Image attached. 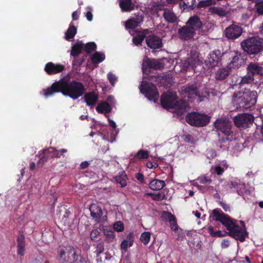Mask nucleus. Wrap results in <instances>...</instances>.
Segmentation results:
<instances>
[{
    "mask_svg": "<svg viewBox=\"0 0 263 263\" xmlns=\"http://www.w3.org/2000/svg\"><path fill=\"white\" fill-rule=\"evenodd\" d=\"M64 68L65 66L63 65L49 62L46 64L44 70L47 74L51 75L61 72Z\"/></svg>",
    "mask_w": 263,
    "mask_h": 263,
    "instance_id": "20",
    "label": "nucleus"
},
{
    "mask_svg": "<svg viewBox=\"0 0 263 263\" xmlns=\"http://www.w3.org/2000/svg\"><path fill=\"white\" fill-rule=\"evenodd\" d=\"M146 166L149 168H155L158 166V164L156 162H148Z\"/></svg>",
    "mask_w": 263,
    "mask_h": 263,
    "instance_id": "60",
    "label": "nucleus"
},
{
    "mask_svg": "<svg viewBox=\"0 0 263 263\" xmlns=\"http://www.w3.org/2000/svg\"><path fill=\"white\" fill-rule=\"evenodd\" d=\"M229 245H230V241L229 240H227V239H224L221 243V248L223 249L227 248L229 246Z\"/></svg>",
    "mask_w": 263,
    "mask_h": 263,
    "instance_id": "62",
    "label": "nucleus"
},
{
    "mask_svg": "<svg viewBox=\"0 0 263 263\" xmlns=\"http://www.w3.org/2000/svg\"><path fill=\"white\" fill-rule=\"evenodd\" d=\"M200 61L197 59L188 58L187 60L184 61L183 63V67L184 69H187L190 67L194 68L196 65H199Z\"/></svg>",
    "mask_w": 263,
    "mask_h": 263,
    "instance_id": "34",
    "label": "nucleus"
},
{
    "mask_svg": "<svg viewBox=\"0 0 263 263\" xmlns=\"http://www.w3.org/2000/svg\"><path fill=\"white\" fill-rule=\"evenodd\" d=\"M231 71L227 66L220 68L217 70L215 73V79L218 81L225 80L230 75Z\"/></svg>",
    "mask_w": 263,
    "mask_h": 263,
    "instance_id": "22",
    "label": "nucleus"
},
{
    "mask_svg": "<svg viewBox=\"0 0 263 263\" xmlns=\"http://www.w3.org/2000/svg\"><path fill=\"white\" fill-rule=\"evenodd\" d=\"M83 47L84 44L82 42L77 43L72 47L71 55L73 57L78 55L81 52Z\"/></svg>",
    "mask_w": 263,
    "mask_h": 263,
    "instance_id": "38",
    "label": "nucleus"
},
{
    "mask_svg": "<svg viewBox=\"0 0 263 263\" xmlns=\"http://www.w3.org/2000/svg\"><path fill=\"white\" fill-rule=\"evenodd\" d=\"M198 180L202 184L212 182V179L206 176L201 177L198 179Z\"/></svg>",
    "mask_w": 263,
    "mask_h": 263,
    "instance_id": "56",
    "label": "nucleus"
},
{
    "mask_svg": "<svg viewBox=\"0 0 263 263\" xmlns=\"http://www.w3.org/2000/svg\"><path fill=\"white\" fill-rule=\"evenodd\" d=\"M59 258L63 262L74 263L78 259L74 249L71 246H67L59 251Z\"/></svg>",
    "mask_w": 263,
    "mask_h": 263,
    "instance_id": "9",
    "label": "nucleus"
},
{
    "mask_svg": "<svg viewBox=\"0 0 263 263\" xmlns=\"http://www.w3.org/2000/svg\"><path fill=\"white\" fill-rule=\"evenodd\" d=\"M89 163L87 161L82 162L80 164V168L81 169H85L88 167Z\"/></svg>",
    "mask_w": 263,
    "mask_h": 263,
    "instance_id": "64",
    "label": "nucleus"
},
{
    "mask_svg": "<svg viewBox=\"0 0 263 263\" xmlns=\"http://www.w3.org/2000/svg\"><path fill=\"white\" fill-rule=\"evenodd\" d=\"M140 91L149 100L156 102L159 98L156 87L152 83L142 81L140 87Z\"/></svg>",
    "mask_w": 263,
    "mask_h": 263,
    "instance_id": "8",
    "label": "nucleus"
},
{
    "mask_svg": "<svg viewBox=\"0 0 263 263\" xmlns=\"http://www.w3.org/2000/svg\"><path fill=\"white\" fill-rule=\"evenodd\" d=\"M234 79H236V81L235 82L233 81V84L234 85H238L240 86L246 84H250L254 80V78L253 77V76L248 71L247 73L243 77H238L237 75L232 76V80H233Z\"/></svg>",
    "mask_w": 263,
    "mask_h": 263,
    "instance_id": "16",
    "label": "nucleus"
},
{
    "mask_svg": "<svg viewBox=\"0 0 263 263\" xmlns=\"http://www.w3.org/2000/svg\"><path fill=\"white\" fill-rule=\"evenodd\" d=\"M148 195L152 197V199L154 200L161 201L165 199V196L164 193H148Z\"/></svg>",
    "mask_w": 263,
    "mask_h": 263,
    "instance_id": "43",
    "label": "nucleus"
},
{
    "mask_svg": "<svg viewBox=\"0 0 263 263\" xmlns=\"http://www.w3.org/2000/svg\"><path fill=\"white\" fill-rule=\"evenodd\" d=\"M146 43L147 46L151 49H159L162 47L161 39L154 34L149 35L146 37Z\"/></svg>",
    "mask_w": 263,
    "mask_h": 263,
    "instance_id": "18",
    "label": "nucleus"
},
{
    "mask_svg": "<svg viewBox=\"0 0 263 263\" xmlns=\"http://www.w3.org/2000/svg\"><path fill=\"white\" fill-rule=\"evenodd\" d=\"M104 251V245L103 242H101L96 245L95 253L96 254L97 257H98L99 255L102 253Z\"/></svg>",
    "mask_w": 263,
    "mask_h": 263,
    "instance_id": "47",
    "label": "nucleus"
},
{
    "mask_svg": "<svg viewBox=\"0 0 263 263\" xmlns=\"http://www.w3.org/2000/svg\"><path fill=\"white\" fill-rule=\"evenodd\" d=\"M247 70L253 78L256 76L263 77V64L251 62L248 65Z\"/></svg>",
    "mask_w": 263,
    "mask_h": 263,
    "instance_id": "15",
    "label": "nucleus"
},
{
    "mask_svg": "<svg viewBox=\"0 0 263 263\" xmlns=\"http://www.w3.org/2000/svg\"><path fill=\"white\" fill-rule=\"evenodd\" d=\"M170 226L171 229L176 232L178 229V226L177 223V219L175 217L174 218H173L170 222Z\"/></svg>",
    "mask_w": 263,
    "mask_h": 263,
    "instance_id": "51",
    "label": "nucleus"
},
{
    "mask_svg": "<svg viewBox=\"0 0 263 263\" xmlns=\"http://www.w3.org/2000/svg\"><path fill=\"white\" fill-rule=\"evenodd\" d=\"M98 98V95L93 92L87 93L84 96L85 102L88 106L95 105L97 103Z\"/></svg>",
    "mask_w": 263,
    "mask_h": 263,
    "instance_id": "29",
    "label": "nucleus"
},
{
    "mask_svg": "<svg viewBox=\"0 0 263 263\" xmlns=\"http://www.w3.org/2000/svg\"><path fill=\"white\" fill-rule=\"evenodd\" d=\"M214 221H219L224 225L229 231V235L241 242L245 240L247 235L244 228H241L236 224V220L231 218L218 209H214L211 216Z\"/></svg>",
    "mask_w": 263,
    "mask_h": 263,
    "instance_id": "2",
    "label": "nucleus"
},
{
    "mask_svg": "<svg viewBox=\"0 0 263 263\" xmlns=\"http://www.w3.org/2000/svg\"><path fill=\"white\" fill-rule=\"evenodd\" d=\"M39 155L41 157L39 161L37 164L42 166L43 164L46 162L49 158H59L60 155L59 152L53 147H49L46 149H43L39 152Z\"/></svg>",
    "mask_w": 263,
    "mask_h": 263,
    "instance_id": "12",
    "label": "nucleus"
},
{
    "mask_svg": "<svg viewBox=\"0 0 263 263\" xmlns=\"http://www.w3.org/2000/svg\"><path fill=\"white\" fill-rule=\"evenodd\" d=\"M84 47L86 52L89 54L96 50L97 46L94 42H89L84 45Z\"/></svg>",
    "mask_w": 263,
    "mask_h": 263,
    "instance_id": "40",
    "label": "nucleus"
},
{
    "mask_svg": "<svg viewBox=\"0 0 263 263\" xmlns=\"http://www.w3.org/2000/svg\"><path fill=\"white\" fill-rule=\"evenodd\" d=\"M241 59L240 56L236 54L234 55L231 62L227 65L231 71L232 69H236L240 67L241 64Z\"/></svg>",
    "mask_w": 263,
    "mask_h": 263,
    "instance_id": "30",
    "label": "nucleus"
},
{
    "mask_svg": "<svg viewBox=\"0 0 263 263\" xmlns=\"http://www.w3.org/2000/svg\"><path fill=\"white\" fill-rule=\"evenodd\" d=\"M86 89L84 85L76 81H69L62 80L42 90L43 95L46 98L53 95L55 93L61 92L65 96L76 100L83 96Z\"/></svg>",
    "mask_w": 263,
    "mask_h": 263,
    "instance_id": "1",
    "label": "nucleus"
},
{
    "mask_svg": "<svg viewBox=\"0 0 263 263\" xmlns=\"http://www.w3.org/2000/svg\"><path fill=\"white\" fill-rule=\"evenodd\" d=\"M257 92L245 89L243 91L234 93L232 101L238 108H248L255 104L256 102Z\"/></svg>",
    "mask_w": 263,
    "mask_h": 263,
    "instance_id": "3",
    "label": "nucleus"
},
{
    "mask_svg": "<svg viewBox=\"0 0 263 263\" xmlns=\"http://www.w3.org/2000/svg\"><path fill=\"white\" fill-rule=\"evenodd\" d=\"M133 245V241L130 240H124L121 245V248L125 251L127 250L128 247H130Z\"/></svg>",
    "mask_w": 263,
    "mask_h": 263,
    "instance_id": "52",
    "label": "nucleus"
},
{
    "mask_svg": "<svg viewBox=\"0 0 263 263\" xmlns=\"http://www.w3.org/2000/svg\"><path fill=\"white\" fill-rule=\"evenodd\" d=\"M148 157V152L147 151H143V149H140L138 151L136 155L135 156V158L137 159H146Z\"/></svg>",
    "mask_w": 263,
    "mask_h": 263,
    "instance_id": "42",
    "label": "nucleus"
},
{
    "mask_svg": "<svg viewBox=\"0 0 263 263\" xmlns=\"http://www.w3.org/2000/svg\"><path fill=\"white\" fill-rule=\"evenodd\" d=\"M229 186L231 188L236 189L237 193L240 195H243L245 194H247L249 192L246 188L245 184L239 180L231 181Z\"/></svg>",
    "mask_w": 263,
    "mask_h": 263,
    "instance_id": "23",
    "label": "nucleus"
},
{
    "mask_svg": "<svg viewBox=\"0 0 263 263\" xmlns=\"http://www.w3.org/2000/svg\"><path fill=\"white\" fill-rule=\"evenodd\" d=\"M136 177L138 181H139L142 183H144V176L142 174L138 173L136 175Z\"/></svg>",
    "mask_w": 263,
    "mask_h": 263,
    "instance_id": "59",
    "label": "nucleus"
},
{
    "mask_svg": "<svg viewBox=\"0 0 263 263\" xmlns=\"http://www.w3.org/2000/svg\"><path fill=\"white\" fill-rule=\"evenodd\" d=\"M253 116L250 114L242 113L234 118V123L238 128H246L252 124L254 121Z\"/></svg>",
    "mask_w": 263,
    "mask_h": 263,
    "instance_id": "10",
    "label": "nucleus"
},
{
    "mask_svg": "<svg viewBox=\"0 0 263 263\" xmlns=\"http://www.w3.org/2000/svg\"><path fill=\"white\" fill-rule=\"evenodd\" d=\"M143 17L141 15H137L133 17L125 22V27L129 29H134L138 27L142 22Z\"/></svg>",
    "mask_w": 263,
    "mask_h": 263,
    "instance_id": "25",
    "label": "nucleus"
},
{
    "mask_svg": "<svg viewBox=\"0 0 263 263\" xmlns=\"http://www.w3.org/2000/svg\"><path fill=\"white\" fill-rule=\"evenodd\" d=\"M215 4V0H204L200 1L198 6L199 8H202L207 6H210L212 5H214Z\"/></svg>",
    "mask_w": 263,
    "mask_h": 263,
    "instance_id": "48",
    "label": "nucleus"
},
{
    "mask_svg": "<svg viewBox=\"0 0 263 263\" xmlns=\"http://www.w3.org/2000/svg\"><path fill=\"white\" fill-rule=\"evenodd\" d=\"M222 53L219 50H215L209 54L205 62L213 67L218 65L221 59Z\"/></svg>",
    "mask_w": 263,
    "mask_h": 263,
    "instance_id": "17",
    "label": "nucleus"
},
{
    "mask_svg": "<svg viewBox=\"0 0 263 263\" xmlns=\"http://www.w3.org/2000/svg\"><path fill=\"white\" fill-rule=\"evenodd\" d=\"M105 55L103 53L96 51L91 57V61L93 64H98L105 59Z\"/></svg>",
    "mask_w": 263,
    "mask_h": 263,
    "instance_id": "37",
    "label": "nucleus"
},
{
    "mask_svg": "<svg viewBox=\"0 0 263 263\" xmlns=\"http://www.w3.org/2000/svg\"><path fill=\"white\" fill-rule=\"evenodd\" d=\"M185 25L196 32L197 30L202 27V23L200 18L197 16H193L189 18Z\"/></svg>",
    "mask_w": 263,
    "mask_h": 263,
    "instance_id": "21",
    "label": "nucleus"
},
{
    "mask_svg": "<svg viewBox=\"0 0 263 263\" xmlns=\"http://www.w3.org/2000/svg\"><path fill=\"white\" fill-rule=\"evenodd\" d=\"M144 39L145 36L144 34H140L139 33L133 38V42L137 46L140 45L141 44Z\"/></svg>",
    "mask_w": 263,
    "mask_h": 263,
    "instance_id": "44",
    "label": "nucleus"
},
{
    "mask_svg": "<svg viewBox=\"0 0 263 263\" xmlns=\"http://www.w3.org/2000/svg\"><path fill=\"white\" fill-rule=\"evenodd\" d=\"M91 216L97 222H100L103 215L101 208L96 204H92L89 208Z\"/></svg>",
    "mask_w": 263,
    "mask_h": 263,
    "instance_id": "24",
    "label": "nucleus"
},
{
    "mask_svg": "<svg viewBox=\"0 0 263 263\" xmlns=\"http://www.w3.org/2000/svg\"><path fill=\"white\" fill-rule=\"evenodd\" d=\"M185 120L191 125L201 127L207 125L210 120V118L204 114H199L197 112H192L187 114Z\"/></svg>",
    "mask_w": 263,
    "mask_h": 263,
    "instance_id": "7",
    "label": "nucleus"
},
{
    "mask_svg": "<svg viewBox=\"0 0 263 263\" xmlns=\"http://www.w3.org/2000/svg\"><path fill=\"white\" fill-rule=\"evenodd\" d=\"M209 12L213 14H216L220 16H224L227 13L226 10L221 7H211L209 9Z\"/></svg>",
    "mask_w": 263,
    "mask_h": 263,
    "instance_id": "36",
    "label": "nucleus"
},
{
    "mask_svg": "<svg viewBox=\"0 0 263 263\" xmlns=\"http://www.w3.org/2000/svg\"><path fill=\"white\" fill-rule=\"evenodd\" d=\"M77 32V27L74 26L72 23H71L69 25L68 29L65 32V39L68 41H69L70 40L73 39L74 35L76 34Z\"/></svg>",
    "mask_w": 263,
    "mask_h": 263,
    "instance_id": "35",
    "label": "nucleus"
},
{
    "mask_svg": "<svg viewBox=\"0 0 263 263\" xmlns=\"http://www.w3.org/2000/svg\"><path fill=\"white\" fill-rule=\"evenodd\" d=\"M165 20L170 23H173L177 21V17L175 14L170 10L165 9L163 14Z\"/></svg>",
    "mask_w": 263,
    "mask_h": 263,
    "instance_id": "32",
    "label": "nucleus"
},
{
    "mask_svg": "<svg viewBox=\"0 0 263 263\" xmlns=\"http://www.w3.org/2000/svg\"><path fill=\"white\" fill-rule=\"evenodd\" d=\"M151 233L148 232H143L140 236V240L144 244L147 245L150 240Z\"/></svg>",
    "mask_w": 263,
    "mask_h": 263,
    "instance_id": "45",
    "label": "nucleus"
},
{
    "mask_svg": "<svg viewBox=\"0 0 263 263\" xmlns=\"http://www.w3.org/2000/svg\"><path fill=\"white\" fill-rule=\"evenodd\" d=\"M195 0H182V3L186 8L193 9L195 6Z\"/></svg>",
    "mask_w": 263,
    "mask_h": 263,
    "instance_id": "50",
    "label": "nucleus"
},
{
    "mask_svg": "<svg viewBox=\"0 0 263 263\" xmlns=\"http://www.w3.org/2000/svg\"><path fill=\"white\" fill-rule=\"evenodd\" d=\"M208 230L210 234L213 237H222L224 236V234L221 231L218 230L217 231H214V228L212 226L208 228Z\"/></svg>",
    "mask_w": 263,
    "mask_h": 263,
    "instance_id": "41",
    "label": "nucleus"
},
{
    "mask_svg": "<svg viewBox=\"0 0 263 263\" xmlns=\"http://www.w3.org/2000/svg\"><path fill=\"white\" fill-rule=\"evenodd\" d=\"M214 126L216 131L221 132L226 136L232 138L235 136L232 123L226 118L217 119L214 123Z\"/></svg>",
    "mask_w": 263,
    "mask_h": 263,
    "instance_id": "6",
    "label": "nucleus"
},
{
    "mask_svg": "<svg viewBox=\"0 0 263 263\" xmlns=\"http://www.w3.org/2000/svg\"><path fill=\"white\" fill-rule=\"evenodd\" d=\"M181 92L191 102H193L197 98H199L198 102L201 101L200 92L196 84H189L182 87Z\"/></svg>",
    "mask_w": 263,
    "mask_h": 263,
    "instance_id": "11",
    "label": "nucleus"
},
{
    "mask_svg": "<svg viewBox=\"0 0 263 263\" xmlns=\"http://www.w3.org/2000/svg\"><path fill=\"white\" fill-rule=\"evenodd\" d=\"M111 107L107 102L99 103L96 107V110L100 113L107 114L111 111Z\"/></svg>",
    "mask_w": 263,
    "mask_h": 263,
    "instance_id": "33",
    "label": "nucleus"
},
{
    "mask_svg": "<svg viewBox=\"0 0 263 263\" xmlns=\"http://www.w3.org/2000/svg\"><path fill=\"white\" fill-rule=\"evenodd\" d=\"M85 16L87 19L88 21H91L92 20L93 15L91 11H87L85 14Z\"/></svg>",
    "mask_w": 263,
    "mask_h": 263,
    "instance_id": "63",
    "label": "nucleus"
},
{
    "mask_svg": "<svg viewBox=\"0 0 263 263\" xmlns=\"http://www.w3.org/2000/svg\"><path fill=\"white\" fill-rule=\"evenodd\" d=\"M165 185L164 181L159 179H154L149 183V188L154 191H159L162 189Z\"/></svg>",
    "mask_w": 263,
    "mask_h": 263,
    "instance_id": "31",
    "label": "nucleus"
},
{
    "mask_svg": "<svg viewBox=\"0 0 263 263\" xmlns=\"http://www.w3.org/2000/svg\"><path fill=\"white\" fill-rule=\"evenodd\" d=\"M108 79L112 86H114L117 81V77L111 72H109L107 74Z\"/></svg>",
    "mask_w": 263,
    "mask_h": 263,
    "instance_id": "55",
    "label": "nucleus"
},
{
    "mask_svg": "<svg viewBox=\"0 0 263 263\" xmlns=\"http://www.w3.org/2000/svg\"><path fill=\"white\" fill-rule=\"evenodd\" d=\"M114 229L118 232H122L124 230V225L121 221H117L114 224Z\"/></svg>",
    "mask_w": 263,
    "mask_h": 263,
    "instance_id": "53",
    "label": "nucleus"
},
{
    "mask_svg": "<svg viewBox=\"0 0 263 263\" xmlns=\"http://www.w3.org/2000/svg\"><path fill=\"white\" fill-rule=\"evenodd\" d=\"M242 49L249 54H257L263 51V39L253 36L241 43Z\"/></svg>",
    "mask_w": 263,
    "mask_h": 263,
    "instance_id": "5",
    "label": "nucleus"
},
{
    "mask_svg": "<svg viewBox=\"0 0 263 263\" xmlns=\"http://www.w3.org/2000/svg\"><path fill=\"white\" fill-rule=\"evenodd\" d=\"M117 182L120 184L121 187H125L126 185V176H117L115 177Z\"/></svg>",
    "mask_w": 263,
    "mask_h": 263,
    "instance_id": "46",
    "label": "nucleus"
},
{
    "mask_svg": "<svg viewBox=\"0 0 263 263\" xmlns=\"http://www.w3.org/2000/svg\"><path fill=\"white\" fill-rule=\"evenodd\" d=\"M182 138L186 142H193V138L191 135H183Z\"/></svg>",
    "mask_w": 263,
    "mask_h": 263,
    "instance_id": "61",
    "label": "nucleus"
},
{
    "mask_svg": "<svg viewBox=\"0 0 263 263\" xmlns=\"http://www.w3.org/2000/svg\"><path fill=\"white\" fill-rule=\"evenodd\" d=\"M119 3L122 11L130 12L134 9L135 4L133 0H119Z\"/></svg>",
    "mask_w": 263,
    "mask_h": 263,
    "instance_id": "27",
    "label": "nucleus"
},
{
    "mask_svg": "<svg viewBox=\"0 0 263 263\" xmlns=\"http://www.w3.org/2000/svg\"><path fill=\"white\" fill-rule=\"evenodd\" d=\"M214 173H216L218 175H221L223 174L224 168L220 165H216L215 167H212Z\"/></svg>",
    "mask_w": 263,
    "mask_h": 263,
    "instance_id": "54",
    "label": "nucleus"
},
{
    "mask_svg": "<svg viewBox=\"0 0 263 263\" xmlns=\"http://www.w3.org/2000/svg\"><path fill=\"white\" fill-rule=\"evenodd\" d=\"M163 67L162 64L159 61L151 59H146L143 62L142 69L143 71H146L148 69H160Z\"/></svg>",
    "mask_w": 263,
    "mask_h": 263,
    "instance_id": "19",
    "label": "nucleus"
},
{
    "mask_svg": "<svg viewBox=\"0 0 263 263\" xmlns=\"http://www.w3.org/2000/svg\"><path fill=\"white\" fill-rule=\"evenodd\" d=\"M175 216L168 212H163L161 215V218L163 221L170 222Z\"/></svg>",
    "mask_w": 263,
    "mask_h": 263,
    "instance_id": "49",
    "label": "nucleus"
},
{
    "mask_svg": "<svg viewBox=\"0 0 263 263\" xmlns=\"http://www.w3.org/2000/svg\"><path fill=\"white\" fill-rule=\"evenodd\" d=\"M105 234L108 241H112L115 237L114 232L112 231L105 232Z\"/></svg>",
    "mask_w": 263,
    "mask_h": 263,
    "instance_id": "58",
    "label": "nucleus"
},
{
    "mask_svg": "<svg viewBox=\"0 0 263 263\" xmlns=\"http://www.w3.org/2000/svg\"><path fill=\"white\" fill-rule=\"evenodd\" d=\"M242 27L234 24L231 25L224 30L226 37L229 40H234L238 38L242 34Z\"/></svg>",
    "mask_w": 263,
    "mask_h": 263,
    "instance_id": "13",
    "label": "nucleus"
},
{
    "mask_svg": "<svg viewBox=\"0 0 263 263\" xmlns=\"http://www.w3.org/2000/svg\"><path fill=\"white\" fill-rule=\"evenodd\" d=\"M99 234L100 232L98 230L95 229L92 230L90 233V238L92 240H96L98 236H99Z\"/></svg>",
    "mask_w": 263,
    "mask_h": 263,
    "instance_id": "57",
    "label": "nucleus"
},
{
    "mask_svg": "<svg viewBox=\"0 0 263 263\" xmlns=\"http://www.w3.org/2000/svg\"><path fill=\"white\" fill-rule=\"evenodd\" d=\"M162 106L167 109H174L178 115L185 112L188 107V104L184 100L176 101V96L173 93H164L161 97Z\"/></svg>",
    "mask_w": 263,
    "mask_h": 263,
    "instance_id": "4",
    "label": "nucleus"
},
{
    "mask_svg": "<svg viewBox=\"0 0 263 263\" xmlns=\"http://www.w3.org/2000/svg\"><path fill=\"white\" fill-rule=\"evenodd\" d=\"M196 35V32L187 25H184L178 30V36L182 41H188Z\"/></svg>",
    "mask_w": 263,
    "mask_h": 263,
    "instance_id": "14",
    "label": "nucleus"
},
{
    "mask_svg": "<svg viewBox=\"0 0 263 263\" xmlns=\"http://www.w3.org/2000/svg\"><path fill=\"white\" fill-rule=\"evenodd\" d=\"M255 15H263V1L256 3L254 6Z\"/></svg>",
    "mask_w": 263,
    "mask_h": 263,
    "instance_id": "39",
    "label": "nucleus"
},
{
    "mask_svg": "<svg viewBox=\"0 0 263 263\" xmlns=\"http://www.w3.org/2000/svg\"><path fill=\"white\" fill-rule=\"evenodd\" d=\"M234 138V137L226 136L225 138H220L217 143V146L221 151L228 150L229 148L230 142Z\"/></svg>",
    "mask_w": 263,
    "mask_h": 263,
    "instance_id": "28",
    "label": "nucleus"
},
{
    "mask_svg": "<svg viewBox=\"0 0 263 263\" xmlns=\"http://www.w3.org/2000/svg\"><path fill=\"white\" fill-rule=\"evenodd\" d=\"M17 254L20 256H23L25 254V236L23 234H19L17 239Z\"/></svg>",
    "mask_w": 263,
    "mask_h": 263,
    "instance_id": "26",
    "label": "nucleus"
}]
</instances>
